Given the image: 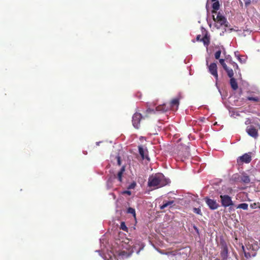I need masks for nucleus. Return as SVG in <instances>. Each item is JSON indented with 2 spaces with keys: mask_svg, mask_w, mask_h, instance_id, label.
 Instances as JSON below:
<instances>
[{
  "mask_svg": "<svg viewBox=\"0 0 260 260\" xmlns=\"http://www.w3.org/2000/svg\"><path fill=\"white\" fill-rule=\"evenodd\" d=\"M248 205L246 203H241L238 205L237 208L242 209L243 210H247Z\"/></svg>",
  "mask_w": 260,
  "mask_h": 260,
  "instance_id": "obj_23",
  "label": "nucleus"
},
{
  "mask_svg": "<svg viewBox=\"0 0 260 260\" xmlns=\"http://www.w3.org/2000/svg\"><path fill=\"white\" fill-rule=\"evenodd\" d=\"M221 50H218L215 53V58L217 59H219V57L221 55Z\"/></svg>",
  "mask_w": 260,
  "mask_h": 260,
  "instance_id": "obj_28",
  "label": "nucleus"
},
{
  "mask_svg": "<svg viewBox=\"0 0 260 260\" xmlns=\"http://www.w3.org/2000/svg\"><path fill=\"white\" fill-rule=\"evenodd\" d=\"M204 200L211 210H215L219 207L218 204L215 200L211 199L208 197H206L204 198Z\"/></svg>",
  "mask_w": 260,
  "mask_h": 260,
  "instance_id": "obj_9",
  "label": "nucleus"
},
{
  "mask_svg": "<svg viewBox=\"0 0 260 260\" xmlns=\"http://www.w3.org/2000/svg\"><path fill=\"white\" fill-rule=\"evenodd\" d=\"M117 160V165L119 166H120L121 165V158L120 156L118 155L116 156Z\"/></svg>",
  "mask_w": 260,
  "mask_h": 260,
  "instance_id": "obj_32",
  "label": "nucleus"
},
{
  "mask_svg": "<svg viewBox=\"0 0 260 260\" xmlns=\"http://www.w3.org/2000/svg\"><path fill=\"white\" fill-rule=\"evenodd\" d=\"M224 70L226 72L228 76L230 78H234L233 77V76H234V72H233V69H230L229 68H228L227 67L226 69H224Z\"/></svg>",
  "mask_w": 260,
  "mask_h": 260,
  "instance_id": "obj_22",
  "label": "nucleus"
},
{
  "mask_svg": "<svg viewBox=\"0 0 260 260\" xmlns=\"http://www.w3.org/2000/svg\"><path fill=\"white\" fill-rule=\"evenodd\" d=\"M116 179V175H111L109 177L107 181V185L108 188H112L113 187V183Z\"/></svg>",
  "mask_w": 260,
  "mask_h": 260,
  "instance_id": "obj_16",
  "label": "nucleus"
},
{
  "mask_svg": "<svg viewBox=\"0 0 260 260\" xmlns=\"http://www.w3.org/2000/svg\"><path fill=\"white\" fill-rule=\"evenodd\" d=\"M221 205L224 207H227L233 205L231 198L228 195H220Z\"/></svg>",
  "mask_w": 260,
  "mask_h": 260,
  "instance_id": "obj_8",
  "label": "nucleus"
},
{
  "mask_svg": "<svg viewBox=\"0 0 260 260\" xmlns=\"http://www.w3.org/2000/svg\"><path fill=\"white\" fill-rule=\"evenodd\" d=\"M219 62L221 64V65L222 66L223 68L224 69H226V67H228L225 63L224 62V59H219Z\"/></svg>",
  "mask_w": 260,
  "mask_h": 260,
  "instance_id": "obj_26",
  "label": "nucleus"
},
{
  "mask_svg": "<svg viewBox=\"0 0 260 260\" xmlns=\"http://www.w3.org/2000/svg\"><path fill=\"white\" fill-rule=\"evenodd\" d=\"M212 2H213L212 8V13H216L217 11L220 8V4L218 0H211Z\"/></svg>",
  "mask_w": 260,
  "mask_h": 260,
  "instance_id": "obj_15",
  "label": "nucleus"
},
{
  "mask_svg": "<svg viewBox=\"0 0 260 260\" xmlns=\"http://www.w3.org/2000/svg\"><path fill=\"white\" fill-rule=\"evenodd\" d=\"M233 180L235 181H238L239 180L245 184H248L250 182L249 176L246 173H243L241 176L238 174H235L233 176Z\"/></svg>",
  "mask_w": 260,
  "mask_h": 260,
  "instance_id": "obj_5",
  "label": "nucleus"
},
{
  "mask_svg": "<svg viewBox=\"0 0 260 260\" xmlns=\"http://www.w3.org/2000/svg\"><path fill=\"white\" fill-rule=\"evenodd\" d=\"M214 260H220V259L219 258H216Z\"/></svg>",
  "mask_w": 260,
  "mask_h": 260,
  "instance_id": "obj_38",
  "label": "nucleus"
},
{
  "mask_svg": "<svg viewBox=\"0 0 260 260\" xmlns=\"http://www.w3.org/2000/svg\"><path fill=\"white\" fill-rule=\"evenodd\" d=\"M174 203V201H169L168 202H164V204L160 206L161 210L164 209L165 208L172 205Z\"/></svg>",
  "mask_w": 260,
  "mask_h": 260,
  "instance_id": "obj_20",
  "label": "nucleus"
},
{
  "mask_svg": "<svg viewBox=\"0 0 260 260\" xmlns=\"http://www.w3.org/2000/svg\"><path fill=\"white\" fill-rule=\"evenodd\" d=\"M251 152L245 153L243 155L239 156L237 159V164L239 166L243 165L244 163L248 164L251 161Z\"/></svg>",
  "mask_w": 260,
  "mask_h": 260,
  "instance_id": "obj_3",
  "label": "nucleus"
},
{
  "mask_svg": "<svg viewBox=\"0 0 260 260\" xmlns=\"http://www.w3.org/2000/svg\"><path fill=\"white\" fill-rule=\"evenodd\" d=\"M184 149L185 150V155H184V157H186L189 156V154L188 152V149L187 147H185Z\"/></svg>",
  "mask_w": 260,
  "mask_h": 260,
  "instance_id": "obj_33",
  "label": "nucleus"
},
{
  "mask_svg": "<svg viewBox=\"0 0 260 260\" xmlns=\"http://www.w3.org/2000/svg\"><path fill=\"white\" fill-rule=\"evenodd\" d=\"M193 212L199 215H202L201 210L200 208H194L193 209Z\"/></svg>",
  "mask_w": 260,
  "mask_h": 260,
  "instance_id": "obj_27",
  "label": "nucleus"
},
{
  "mask_svg": "<svg viewBox=\"0 0 260 260\" xmlns=\"http://www.w3.org/2000/svg\"><path fill=\"white\" fill-rule=\"evenodd\" d=\"M125 171V166H123L116 175V178L120 183L122 182V175Z\"/></svg>",
  "mask_w": 260,
  "mask_h": 260,
  "instance_id": "obj_14",
  "label": "nucleus"
},
{
  "mask_svg": "<svg viewBox=\"0 0 260 260\" xmlns=\"http://www.w3.org/2000/svg\"><path fill=\"white\" fill-rule=\"evenodd\" d=\"M127 212L129 214H132L134 217H136V212L135 209L131 207H129L127 209Z\"/></svg>",
  "mask_w": 260,
  "mask_h": 260,
  "instance_id": "obj_24",
  "label": "nucleus"
},
{
  "mask_svg": "<svg viewBox=\"0 0 260 260\" xmlns=\"http://www.w3.org/2000/svg\"><path fill=\"white\" fill-rule=\"evenodd\" d=\"M120 229L124 231L127 232L128 229L126 226L124 222H121L120 223Z\"/></svg>",
  "mask_w": 260,
  "mask_h": 260,
  "instance_id": "obj_25",
  "label": "nucleus"
},
{
  "mask_svg": "<svg viewBox=\"0 0 260 260\" xmlns=\"http://www.w3.org/2000/svg\"><path fill=\"white\" fill-rule=\"evenodd\" d=\"M209 71L211 74H212L216 79L217 81L218 80V73H217V68L216 63L215 62L212 63L209 66Z\"/></svg>",
  "mask_w": 260,
  "mask_h": 260,
  "instance_id": "obj_11",
  "label": "nucleus"
},
{
  "mask_svg": "<svg viewBox=\"0 0 260 260\" xmlns=\"http://www.w3.org/2000/svg\"><path fill=\"white\" fill-rule=\"evenodd\" d=\"M96 144H97V145H99V142H97Z\"/></svg>",
  "mask_w": 260,
  "mask_h": 260,
  "instance_id": "obj_39",
  "label": "nucleus"
},
{
  "mask_svg": "<svg viewBox=\"0 0 260 260\" xmlns=\"http://www.w3.org/2000/svg\"><path fill=\"white\" fill-rule=\"evenodd\" d=\"M139 152L141 156L143 159H147V160H149V157L147 155H145V151L141 146H139Z\"/></svg>",
  "mask_w": 260,
  "mask_h": 260,
  "instance_id": "obj_17",
  "label": "nucleus"
},
{
  "mask_svg": "<svg viewBox=\"0 0 260 260\" xmlns=\"http://www.w3.org/2000/svg\"><path fill=\"white\" fill-rule=\"evenodd\" d=\"M239 60L240 62H242V59H241L240 57H239Z\"/></svg>",
  "mask_w": 260,
  "mask_h": 260,
  "instance_id": "obj_36",
  "label": "nucleus"
},
{
  "mask_svg": "<svg viewBox=\"0 0 260 260\" xmlns=\"http://www.w3.org/2000/svg\"><path fill=\"white\" fill-rule=\"evenodd\" d=\"M246 131L251 137L256 139L258 136V130L253 125H249L246 127Z\"/></svg>",
  "mask_w": 260,
  "mask_h": 260,
  "instance_id": "obj_10",
  "label": "nucleus"
},
{
  "mask_svg": "<svg viewBox=\"0 0 260 260\" xmlns=\"http://www.w3.org/2000/svg\"><path fill=\"white\" fill-rule=\"evenodd\" d=\"M250 3V2H246L245 3V5H247L248 4H249Z\"/></svg>",
  "mask_w": 260,
  "mask_h": 260,
  "instance_id": "obj_37",
  "label": "nucleus"
},
{
  "mask_svg": "<svg viewBox=\"0 0 260 260\" xmlns=\"http://www.w3.org/2000/svg\"><path fill=\"white\" fill-rule=\"evenodd\" d=\"M143 117L141 114L136 112L132 117V123L134 127L136 129H139L140 127V122Z\"/></svg>",
  "mask_w": 260,
  "mask_h": 260,
  "instance_id": "obj_4",
  "label": "nucleus"
},
{
  "mask_svg": "<svg viewBox=\"0 0 260 260\" xmlns=\"http://www.w3.org/2000/svg\"><path fill=\"white\" fill-rule=\"evenodd\" d=\"M202 38L200 35H199L197 36L196 39L198 41L202 42Z\"/></svg>",
  "mask_w": 260,
  "mask_h": 260,
  "instance_id": "obj_34",
  "label": "nucleus"
},
{
  "mask_svg": "<svg viewBox=\"0 0 260 260\" xmlns=\"http://www.w3.org/2000/svg\"><path fill=\"white\" fill-rule=\"evenodd\" d=\"M230 85L234 90H237L238 88V83L234 78H231Z\"/></svg>",
  "mask_w": 260,
  "mask_h": 260,
  "instance_id": "obj_18",
  "label": "nucleus"
},
{
  "mask_svg": "<svg viewBox=\"0 0 260 260\" xmlns=\"http://www.w3.org/2000/svg\"><path fill=\"white\" fill-rule=\"evenodd\" d=\"M182 98L181 95L180 93H179L177 97L173 99L171 102H170V106L172 108H173L174 107L176 106V107H178L179 105V101Z\"/></svg>",
  "mask_w": 260,
  "mask_h": 260,
  "instance_id": "obj_12",
  "label": "nucleus"
},
{
  "mask_svg": "<svg viewBox=\"0 0 260 260\" xmlns=\"http://www.w3.org/2000/svg\"><path fill=\"white\" fill-rule=\"evenodd\" d=\"M202 42H203L205 45H206L207 46L209 45L210 43V39L207 35L202 38Z\"/></svg>",
  "mask_w": 260,
  "mask_h": 260,
  "instance_id": "obj_21",
  "label": "nucleus"
},
{
  "mask_svg": "<svg viewBox=\"0 0 260 260\" xmlns=\"http://www.w3.org/2000/svg\"><path fill=\"white\" fill-rule=\"evenodd\" d=\"M231 64L233 66L235 71H236V70H239V67L236 62L233 61L231 62Z\"/></svg>",
  "mask_w": 260,
  "mask_h": 260,
  "instance_id": "obj_31",
  "label": "nucleus"
},
{
  "mask_svg": "<svg viewBox=\"0 0 260 260\" xmlns=\"http://www.w3.org/2000/svg\"><path fill=\"white\" fill-rule=\"evenodd\" d=\"M123 194H127L128 195L131 194V191L129 190H125L123 192Z\"/></svg>",
  "mask_w": 260,
  "mask_h": 260,
  "instance_id": "obj_35",
  "label": "nucleus"
},
{
  "mask_svg": "<svg viewBox=\"0 0 260 260\" xmlns=\"http://www.w3.org/2000/svg\"><path fill=\"white\" fill-rule=\"evenodd\" d=\"M213 19L214 21L219 23L220 25H224L226 27H228L229 22L226 18L224 16L222 15L220 12L218 13L216 17H215V16L213 15Z\"/></svg>",
  "mask_w": 260,
  "mask_h": 260,
  "instance_id": "obj_6",
  "label": "nucleus"
},
{
  "mask_svg": "<svg viewBox=\"0 0 260 260\" xmlns=\"http://www.w3.org/2000/svg\"><path fill=\"white\" fill-rule=\"evenodd\" d=\"M169 183V180L166 178L162 174L157 173L149 177L148 186L149 187H153V189H156L165 186Z\"/></svg>",
  "mask_w": 260,
  "mask_h": 260,
  "instance_id": "obj_1",
  "label": "nucleus"
},
{
  "mask_svg": "<svg viewBox=\"0 0 260 260\" xmlns=\"http://www.w3.org/2000/svg\"><path fill=\"white\" fill-rule=\"evenodd\" d=\"M136 186V182H132V183H131L129 186H128L127 188L128 189H134Z\"/></svg>",
  "mask_w": 260,
  "mask_h": 260,
  "instance_id": "obj_30",
  "label": "nucleus"
},
{
  "mask_svg": "<svg viewBox=\"0 0 260 260\" xmlns=\"http://www.w3.org/2000/svg\"><path fill=\"white\" fill-rule=\"evenodd\" d=\"M259 204V206H258V208H260V203H254L250 205V207L252 209H255L257 207V205Z\"/></svg>",
  "mask_w": 260,
  "mask_h": 260,
  "instance_id": "obj_29",
  "label": "nucleus"
},
{
  "mask_svg": "<svg viewBox=\"0 0 260 260\" xmlns=\"http://www.w3.org/2000/svg\"><path fill=\"white\" fill-rule=\"evenodd\" d=\"M168 109L169 108L166 106V104L159 105L156 108V111L162 112H166L168 110Z\"/></svg>",
  "mask_w": 260,
  "mask_h": 260,
  "instance_id": "obj_19",
  "label": "nucleus"
},
{
  "mask_svg": "<svg viewBox=\"0 0 260 260\" xmlns=\"http://www.w3.org/2000/svg\"><path fill=\"white\" fill-rule=\"evenodd\" d=\"M246 99L248 101L259 103L260 104V93H258L257 95L250 94L247 97Z\"/></svg>",
  "mask_w": 260,
  "mask_h": 260,
  "instance_id": "obj_13",
  "label": "nucleus"
},
{
  "mask_svg": "<svg viewBox=\"0 0 260 260\" xmlns=\"http://www.w3.org/2000/svg\"><path fill=\"white\" fill-rule=\"evenodd\" d=\"M245 245V247L242 246L245 256L250 258L255 256L256 251L259 248L257 242L252 238L248 239L246 240Z\"/></svg>",
  "mask_w": 260,
  "mask_h": 260,
  "instance_id": "obj_2",
  "label": "nucleus"
},
{
  "mask_svg": "<svg viewBox=\"0 0 260 260\" xmlns=\"http://www.w3.org/2000/svg\"><path fill=\"white\" fill-rule=\"evenodd\" d=\"M221 250L220 251V256L222 260H226L228 257V248L226 242L224 240L220 241Z\"/></svg>",
  "mask_w": 260,
  "mask_h": 260,
  "instance_id": "obj_7",
  "label": "nucleus"
}]
</instances>
